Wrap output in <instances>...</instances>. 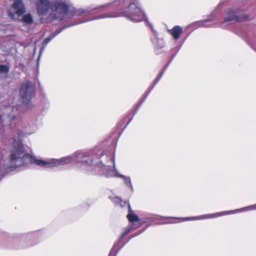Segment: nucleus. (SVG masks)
<instances>
[{
  "instance_id": "nucleus-13",
  "label": "nucleus",
  "mask_w": 256,
  "mask_h": 256,
  "mask_svg": "<svg viewBox=\"0 0 256 256\" xmlns=\"http://www.w3.org/2000/svg\"><path fill=\"white\" fill-rule=\"evenodd\" d=\"M116 177L122 178L126 186L130 188L132 192L134 190V188L131 182V180L130 177L125 176L124 175L119 174L118 172L116 174Z\"/></svg>"
},
{
  "instance_id": "nucleus-4",
  "label": "nucleus",
  "mask_w": 256,
  "mask_h": 256,
  "mask_svg": "<svg viewBox=\"0 0 256 256\" xmlns=\"http://www.w3.org/2000/svg\"><path fill=\"white\" fill-rule=\"evenodd\" d=\"M88 162L87 164H90L92 166V170H84V171L94 170L98 174L102 175L106 178L116 177V174L118 172L116 169L114 159H112V168H110L106 164H104L98 158H94L92 156L88 155Z\"/></svg>"
},
{
  "instance_id": "nucleus-16",
  "label": "nucleus",
  "mask_w": 256,
  "mask_h": 256,
  "mask_svg": "<svg viewBox=\"0 0 256 256\" xmlns=\"http://www.w3.org/2000/svg\"><path fill=\"white\" fill-rule=\"evenodd\" d=\"M9 72V68L6 65H0V78H6Z\"/></svg>"
},
{
  "instance_id": "nucleus-21",
  "label": "nucleus",
  "mask_w": 256,
  "mask_h": 256,
  "mask_svg": "<svg viewBox=\"0 0 256 256\" xmlns=\"http://www.w3.org/2000/svg\"><path fill=\"white\" fill-rule=\"evenodd\" d=\"M121 201V199L118 197H116L114 198V202H119Z\"/></svg>"
},
{
  "instance_id": "nucleus-6",
  "label": "nucleus",
  "mask_w": 256,
  "mask_h": 256,
  "mask_svg": "<svg viewBox=\"0 0 256 256\" xmlns=\"http://www.w3.org/2000/svg\"><path fill=\"white\" fill-rule=\"evenodd\" d=\"M26 12V7L22 0H14L8 10L9 16L16 20Z\"/></svg>"
},
{
  "instance_id": "nucleus-11",
  "label": "nucleus",
  "mask_w": 256,
  "mask_h": 256,
  "mask_svg": "<svg viewBox=\"0 0 256 256\" xmlns=\"http://www.w3.org/2000/svg\"><path fill=\"white\" fill-rule=\"evenodd\" d=\"M110 4H107L106 5L102 6L98 8H87L86 9H82V8H80V9H73L72 12L74 13V16H83L84 14H87L88 12L96 10V9H101L102 8H103L104 7L108 6H109Z\"/></svg>"
},
{
  "instance_id": "nucleus-23",
  "label": "nucleus",
  "mask_w": 256,
  "mask_h": 256,
  "mask_svg": "<svg viewBox=\"0 0 256 256\" xmlns=\"http://www.w3.org/2000/svg\"><path fill=\"white\" fill-rule=\"evenodd\" d=\"M128 206L129 211H131L130 206V204H128Z\"/></svg>"
},
{
  "instance_id": "nucleus-19",
  "label": "nucleus",
  "mask_w": 256,
  "mask_h": 256,
  "mask_svg": "<svg viewBox=\"0 0 256 256\" xmlns=\"http://www.w3.org/2000/svg\"><path fill=\"white\" fill-rule=\"evenodd\" d=\"M131 229V227L128 226L126 228L124 232L122 234V236L119 238L117 242L114 244V246H116L118 242H120L125 236L129 233Z\"/></svg>"
},
{
  "instance_id": "nucleus-7",
  "label": "nucleus",
  "mask_w": 256,
  "mask_h": 256,
  "mask_svg": "<svg viewBox=\"0 0 256 256\" xmlns=\"http://www.w3.org/2000/svg\"><path fill=\"white\" fill-rule=\"evenodd\" d=\"M20 95L24 104L30 103L34 95V88L32 82H26L22 83L20 90Z\"/></svg>"
},
{
  "instance_id": "nucleus-15",
  "label": "nucleus",
  "mask_w": 256,
  "mask_h": 256,
  "mask_svg": "<svg viewBox=\"0 0 256 256\" xmlns=\"http://www.w3.org/2000/svg\"><path fill=\"white\" fill-rule=\"evenodd\" d=\"M213 19L210 18L206 20H200L192 24V26L196 28L201 26H208L209 25L207 24L208 22L213 21Z\"/></svg>"
},
{
  "instance_id": "nucleus-12",
  "label": "nucleus",
  "mask_w": 256,
  "mask_h": 256,
  "mask_svg": "<svg viewBox=\"0 0 256 256\" xmlns=\"http://www.w3.org/2000/svg\"><path fill=\"white\" fill-rule=\"evenodd\" d=\"M182 32V28L180 26H174L171 30V34L174 39L177 40L179 38Z\"/></svg>"
},
{
  "instance_id": "nucleus-3",
  "label": "nucleus",
  "mask_w": 256,
  "mask_h": 256,
  "mask_svg": "<svg viewBox=\"0 0 256 256\" xmlns=\"http://www.w3.org/2000/svg\"><path fill=\"white\" fill-rule=\"evenodd\" d=\"M71 7L70 0H36V8L38 14L44 16L50 10L52 18L62 20Z\"/></svg>"
},
{
  "instance_id": "nucleus-22",
  "label": "nucleus",
  "mask_w": 256,
  "mask_h": 256,
  "mask_svg": "<svg viewBox=\"0 0 256 256\" xmlns=\"http://www.w3.org/2000/svg\"><path fill=\"white\" fill-rule=\"evenodd\" d=\"M164 70L162 72V73L160 74V75L159 76L158 78V79H157V80H156V83H155V84H156V83L158 82V80L160 78H161L162 76V74H163V73H164Z\"/></svg>"
},
{
  "instance_id": "nucleus-18",
  "label": "nucleus",
  "mask_w": 256,
  "mask_h": 256,
  "mask_svg": "<svg viewBox=\"0 0 256 256\" xmlns=\"http://www.w3.org/2000/svg\"><path fill=\"white\" fill-rule=\"evenodd\" d=\"M61 32V30L59 31L58 32H56L54 34H52L50 36L46 38L45 39H44V42H43V46L44 47L46 46L47 44L54 38L60 32Z\"/></svg>"
},
{
  "instance_id": "nucleus-1",
  "label": "nucleus",
  "mask_w": 256,
  "mask_h": 256,
  "mask_svg": "<svg viewBox=\"0 0 256 256\" xmlns=\"http://www.w3.org/2000/svg\"><path fill=\"white\" fill-rule=\"evenodd\" d=\"M8 148L10 152V154L4 148H0V181L6 174L16 168L26 167L33 164L40 166L53 168L75 161L76 167L81 170L92 169L90 164H87L88 154L81 151L58 159L46 160L36 159L26 152L19 138L17 137L10 140Z\"/></svg>"
},
{
  "instance_id": "nucleus-25",
  "label": "nucleus",
  "mask_w": 256,
  "mask_h": 256,
  "mask_svg": "<svg viewBox=\"0 0 256 256\" xmlns=\"http://www.w3.org/2000/svg\"><path fill=\"white\" fill-rule=\"evenodd\" d=\"M106 158H108V160H110V158H108L107 156H106Z\"/></svg>"
},
{
  "instance_id": "nucleus-14",
  "label": "nucleus",
  "mask_w": 256,
  "mask_h": 256,
  "mask_svg": "<svg viewBox=\"0 0 256 256\" xmlns=\"http://www.w3.org/2000/svg\"><path fill=\"white\" fill-rule=\"evenodd\" d=\"M213 19L210 18L206 20H200L192 24V26L196 28L201 26H208L209 25L207 24L208 22L213 21Z\"/></svg>"
},
{
  "instance_id": "nucleus-2",
  "label": "nucleus",
  "mask_w": 256,
  "mask_h": 256,
  "mask_svg": "<svg viewBox=\"0 0 256 256\" xmlns=\"http://www.w3.org/2000/svg\"><path fill=\"white\" fill-rule=\"evenodd\" d=\"M120 6V12H114L100 14L90 20L120 16L122 15L128 18L133 22H138L144 18V13L142 10L138 0H118Z\"/></svg>"
},
{
  "instance_id": "nucleus-24",
  "label": "nucleus",
  "mask_w": 256,
  "mask_h": 256,
  "mask_svg": "<svg viewBox=\"0 0 256 256\" xmlns=\"http://www.w3.org/2000/svg\"><path fill=\"white\" fill-rule=\"evenodd\" d=\"M254 48L256 50V43L254 44V45L253 46Z\"/></svg>"
},
{
  "instance_id": "nucleus-9",
  "label": "nucleus",
  "mask_w": 256,
  "mask_h": 256,
  "mask_svg": "<svg viewBox=\"0 0 256 256\" xmlns=\"http://www.w3.org/2000/svg\"><path fill=\"white\" fill-rule=\"evenodd\" d=\"M14 44V40L10 37H6L0 40V54H6L9 52Z\"/></svg>"
},
{
  "instance_id": "nucleus-20",
  "label": "nucleus",
  "mask_w": 256,
  "mask_h": 256,
  "mask_svg": "<svg viewBox=\"0 0 256 256\" xmlns=\"http://www.w3.org/2000/svg\"><path fill=\"white\" fill-rule=\"evenodd\" d=\"M127 217L129 221L130 222H138L139 220L138 216L132 213H130L128 214Z\"/></svg>"
},
{
  "instance_id": "nucleus-5",
  "label": "nucleus",
  "mask_w": 256,
  "mask_h": 256,
  "mask_svg": "<svg viewBox=\"0 0 256 256\" xmlns=\"http://www.w3.org/2000/svg\"><path fill=\"white\" fill-rule=\"evenodd\" d=\"M256 210V204L252 205L250 206H246V207H245V208H242L237 209V210H234L224 211V212H222L214 213L213 214H204V215H202V216H198L186 218H182V219L183 220H203V219H208V218H216V217H218V216H222L224 215L230 214H232L237 212H241L246 211V210Z\"/></svg>"
},
{
  "instance_id": "nucleus-17",
  "label": "nucleus",
  "mask_w": 256,
  "mask_h": 256,
  "mask_svg": "<svg viewBox=\"0 0 256 256\" xmlns=\"http://www.w3.org/2000/svg\"><path fill=\"white\" fill-rule=\"evenodd\" d=\"M22 20L27 24H32L34 21L33 18L30 13L24 14L22 17Z\"/></svg>"
},
{
  "instance_id": "nucleus-8",
  "label": "nucleus",
  "mask_w": 256,
  "mask_h": 256,
  "mask_svg": "<svg viewBox=\"0 0 256 256\" xmlns=\"http://www.w3.org/2000/svg\"><path fill=\"white\" fill-rule=\"evenodd\" d=\"M248 16L244 14L243 10L240 8L227 9L224 16L226 22H244L248 18Z\"/></svg>"
},
{
  "instance_id": "nucleus-26",
  "label": "nucleus",
  "mask_w": 256,
  "mask_h": 256,
  "mask_svg": "<svg viewBox=\"0 0 256 256\" xmlns=\"http://www.w3.org/2000/svg\"><path fill=\"white\" fill-rule=\"evenodd\" d=\"M86 21H88V20H84V21H83L82 22H86Z\"/></svg>"
},
{
  "instance_id": "nucleus-10",
  "label": "nucleus",
  "mask_w": 256,
  "mask_h": 256,
  "mask_svg": "<svg viewBox=\"0 0 256 256\" xmlns=\"http://www.w3.org/2000/svg\"><path fill=\"white\" fill-rule=\"evenodd\" d=\"M148 26H149V28H150L152 32V35L151 37V40L152 41V44H154V46L156 48V51L157 53H159L158 52V50L159 49L162 48L164 46V40L162 38H158L157 36V32H156L154 30L153 26L151 24H150L148 22H147Z\"/></svg>"
}]
</instances>
